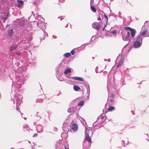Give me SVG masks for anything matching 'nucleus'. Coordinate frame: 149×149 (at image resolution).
I'll return each instance as SVG.
<instances>
[{"mask_svg":"<svg viewBox=\"0 0 149 149\" xmlns=\"http://www.w3.org/2000/svg\"><path fill=\"white\" fill-rule=\"evenodd\" d=\"M136 41H139L141 42H142V37L140 36H137L136 37Z\"/></svg>","mask_w":149,"mask_h":149,"instance_id":"f8f14e48","label":"nucleus"},{"mask_svg":"<svg viewBox=\"0 0 149 149\" xmlns=\"http://www.w3.org/2000/svg\"><path fill=\"white\" fill-rule=\"evenodd\" d=\"M37 134H35L33 135V137H35L37 136Z\"/></svg>","mask_w":149,"mask_h":149,"instance_id":"c85d7f7f","label":"nucleus"},{"mask_svg":"<svg viewBox=\"0 0 149 149\" xmlns=\"http://www.w3.org/2000/svg\"><path fill=\"white\" fill-rule=\"evenodd\" d=\"M132 29L130 27H126L125 28V29L127 30H129L130 31Z\"/></svg>","mask_w":149,"mask_h":149,"instance_id":"4be33fe9","label":"nucleus"},{"mask_svg":"<svg viewBox=\"0 0 149 149\" xmlns=\"http://www.w3.org/2000/svg\"><path fill=\"white\" fill-rule=\"evenodd\" d=\"M131 34V37L132 38L134 37L135 36L136 31L135 30L133 29H132L130 31Z\"/></svg>","mask_w":149,"mask_h":149,"instance_id":"0eeeda50","label":"nucleus"},{"mask_svg":"<svg viewBox=\"0 0 149 149\" xmlns=\"http://www.w3.org/2000/svg\"><path fill=\"white\" fill-rule=\"evenodd\" d=\"M130 36V33L128 31L127 33V36H125L123 34L122 37L123 40L124 41L129 40L130 42V40L129 39V37Z\"/></svg>","mask_w":149,"mask_h":149,"instance_id":"f03ea898","label":"nucleus"},{"mask_svg":"<svg viewBox=\"0 0 149 149\" xmlns=\"http://www.w3.org/2000/svg\"><path fill=\"white\" fill-rule=\"evenodd\" d=\"M65 149H69L68 148H66L65 146L64 147Z\"/></svg>","mask_w":149,"mask_h":149,"instance_id":"473e14b6","label":"nucleus"},{"mask_svg":"<svg viewBox=\"0 0 149 149\" xmlns=\"http://www.w3.org/2000/svg\"><path fill=\"white\" fill-rule=\"evenodd\" d=\"M84 104V102L83 100H81L79 102L78 104V106H82Z\"/></svg>","mask_w":149,"mask_h":149,"instance_id":"412c9836","label":"nucleus"},{"mask_svg":"<svg viewBox=\"0 0 149 149\" xmlns=\"http://www.w3.org/2000/svg\"><path fill=\"white\" fill-rule=\"evenodd\" d=\"M73 88L74 90L76 91H78L80 89V87L77 86H74Z\"/></svg>","mask_w":149,"mask_h":149,"instance_id":"dca6fc26","label":"nucleus"},{"mask_svg":"<svg viewBox=\"0 0 149 149\" xmlns=\"http://www.w3.org/2000/svg\"><path fill=\"white\" fill-rule=\"evenodd\" d=\"M111 33L114 34L116 33V31L115 30H113L111 32Z\"/></svg>","mask_w":149,"mask_h":149,"instance_id":"bb28decb","label":"nucleus"},{"mask_svg":"<svg viewBox=\"0 0 149 149\" xmlns=\"http://www.w3.org/2000/svg\"><path fill=\"white\" fill-rule=\"evenodd\" d=\"M141 43L139 41H136L134 44V47L135 48L141 46Z\"/></svg>","mask_w":149,"mask_h":149,"instance_id":"423d86ee","label":"nucleus"},{"mask_svg":"<svg viewBox=\"0 0 149 149\" xmlns=\"http://www.w3.org/2000/svg\"><path fill=\"white\" fill-rule=\"evenodd\" d=\"M101 117H102V119H104V116H101Z\"/></svg>","mask_w":149,"mask_h":149,"instance_id":"2f4dec72","label":"nucleus"},{"mask_svg":"<svg viewBox=\"0 0 149 149\" xmlns=\"http://www.w3.org/2000/svg\"><path fill=\"white\" fill-rule=\"evenodd\" d=\"M104 17L106 18L107 19V22H108V17H107V15H104Z\"/></svg>","mask_w":149,"mask_h":149,"instance_id":"a878e982","label":"nucleus"},{"mask_svg":"<svg viewBox=\"0 0 149 149\" xmlns=\"http://www.w3.org/2000/svg\"><path fill=\"white\" fill-rule=\"evenodd\" d=\"M71 72V70L70 68H67L64 71V73L65 74H68Z\"/></svg>","mask_w":149,"mask_h":149,"instance_id":"2eb2a0df","label":"nucleus"},{"mask_svg":"<svg viewBox=\"0 0 149 149\" xmlns=\"http://www.w3.org/2000/svg\"><path fill=\"white\" fill-rule=\"evenodd\" d=\"M109 108L108 109V111H112L114 110L115 109V108L113 107L109 106Z\"/></svg>","mask_w":149,"mask_h":149,"instance_id":"ddd939ff","label":"nucleus"},{"mask_svg":"<svg viewBox=\"0 0 149 149\" xmlns=\"http://www.w3.org/2000/svg\"><path fill=\"white\" fill-rule=\"evenodd\" d=\"M16 54L18 55H20L21 53L19 52H16Z\"/></svg>","mask_w":149,"mask_h":149,"instance_id":"cd10ccee","label":"nucleus"},{"mask_svg":"<svg viewBox=\"0 0 149 149\" xmlns=\"http://www.w3.org/2000/svg\"><path fill=\"white\" fill-rule=\"evenodd\" d=\"M106 25L104 27L103 29L102 30H103V31H104V28L106 27Z\"/></svg>","mask_w":149,"mask_h":149,"instance_id":"7c9ffc66","label":"nucleus"},{"mask_svg":"<svg viewBox=\"0 0 149 149\" xmlns=\"http://www.w3.org/2000/svg\"><path fill=\"white\" fill-rule=\"evenodd\" d=\"M148 30L147 29H145L141 33V35L143 36L146 34L148 33Z\"/></svg>","mask_w":149,"mask_h":149,"instance_id":"9b49d317","label":"nucleus"},{"mask_svg":"<svg viewBox=\"0 0 149 149\" xmlns=\"http://www.w3.org/2000/svg\"><path fill=\"white\" fill-rule=\"evenodd\" d=\"M17 2L19 3L17 5V6L18 7H20L21 5H22L23 3V2L22 0H17Z\"/></svg>","mask_w":149,"mask_h":149,"instance_id":"9d476101","label":"nucleus"},{"mask_svg":"<svg viewBox=\"0 0 149 149\" xmlns=\"http://www.w3.org/2000/svg\"><path fill=\"white\" fill-rule=\"evenodd\" d=\"M72 79L74 80H77L78 81H83L81 77H74L72 78Z\"/></svg>","mask_w":149,"mask_h":149,"instance_id":"6e6552de","label":"nucleus"},{"mask_svg":"<svg viewBox=\"0 0 149 149\" xmlns=\"http://www.w3.org/2000/svg\"><path fill=\"white\" fill-rule=\"evenodd\" d=\"M68 26V24H67L65 26V27H66Z\"/></svg>","mask_w":149,"mask_h":149,"instance_id":"c756f323","label":"nucleus"},{"mask_svg":"<svg viewBox=\"0 0 149 149\" xmlns=\"http://www.w3.org/2000/svg\"><path fill=\"white\" fill-rule=\"evenodd\" d=\"M127 44L126 45L124 46V47H126L127 46Z\"/></svg>","mask_w":149,"mask_h":149,"instance_id":"72a5a7b5","label":"nucleus"},{"mask_svg":"<svg viewBox=\"0 0 149 149\" xmlns=\"http://www.w3.org/2000/svg\"><path fill=\"white\" fill-rule=\"evenodd\" d=\"M72 130L74 132L77 131L78 129V126L75 123L73 124L72 126Z\"/></svg>","mask_w":149,"mask_h":149,"instance_id":"39448f33","label":"nucleus"},{"mask_svg":"<svg viewBox=\"0 0 149 149\" xmlns=\"http://www.w3.org/2000/svg\"><path fill=\"white\" fill-rule=\"evenodd\" d=\"M91 10L94 13L96 12V9L95 7L92 6H91Z\"/></svg>","mask_w":149,"mask_h":149,"instance_id":"f3484780","label":"nucleus"},{"mask_svg":"<svg viewBox=\"0 0 149 149\" xmlns=\"http://www.w3.org/2000/svg\"><path fill=\"white\" fill-rule=\"evenodd\" d=\"M101 25H100L97 22H94L92 24V27L94 29L98 30L100 28Z\"/></svg>","mask_w":149,"mask_h":149,"instance_id":"f257e3e1","label":"nucleus"},{"mask_svg":"<svg viewBox=\"0 0 149 149\" xmlns=\"http://www.w3.org/2000/svg\"><path fill=\"white\" fill-rule=\"evenodd\" d=\"M24 22L23 21H21L19 22V25L20 26H23L24 25Z\"/></svg>","mask_w":149,"mask_h":149,"instance_id":"5701e85b","label":"nucleus"},{"mask_svg":"<svg viewBox=\"0 0 149 149\" xmlns=\"http://www.w3.org/2000/svg\"><path fill=\"white\" fill-rule=\"evenodd\" d=\"M13 33V29H11L10 30V31L8 32V35L9 36H11L12 35Z\"/></svg>","mask_w":149,"mask_h":149,"instance_id":"6ab92c4d","label":"nucleus"},{"mask_svg":"<svg viewBox=\"0 0 149 149\" xmlns=\"http://www.w3.org/2000/svg\"><path fill=\"white\" fill-rule=\"evenodd\" d=\"M17 47L16 46H13L10 47V50L11 51H12L16 49Z\"/></svg>","mask_w":149,"mask_h":149,"instance_id":"aec40b11","label":"nucleus"},{"mask_svg":"<svg viewBox=\"0 0 149 149\" xmlns=\"http://www.w3.org/2000/svg\"><path fill=\"white\" fill-rule=\"evenodd\" d=\"M1 14L2 16V17L1 18V19L3 20V21L4 22L6 20L7 18L8 17V14H6L3 13H1Z\"/></svg>","mask_w":149,"mask_h":149,"instance_id":"20e7f679","label":"nucleus"},{"mask_svg":"<svg viewBox=\"0 0 149 149\" xmlns=\"http://www.w3.org/2000/svg\"><path fill=\"white\" fill-rule=\"evenodd\" d=\"M123 59H121L118 63L117 67H119L120 66L123 64Z\"/></svg>","mask_w":149,"mask_h":149,"instance_id":"1a4fd4ad","label":"nucleus"},{"mask_svg":"<svg viewBox=\"0 0 149 149\" xmlns=\"http://www.w3.org/2000/svg\"><path fill=\"white\" fill-rule=\"evenodd\" d=\"M100 15H101V17H102L103 15L102 14H99V17L97 18V20H101V17H100Z\"/></svg>","mask_w":149,"mask_h":149,"instance_id":"b1692460","label":"nucleus"},{"mask_svg":"<svg viewBox=\"0 0 149 149\" xmlns=\"http://www.w3.org/2000/svg\"><path fill=\"white\" fill-rule=\"evenodd\" d=\"M114 95L113 94V93L111 94V96H110V98H111L110 101L111 103H112V102L113 101V100H114L113 99L114 98Z\"/></svg>","mask_w":149,"mask_h":149,"instance_id":"4468645a","label":"nucleus"},{"mask_svg":"<svg viewBox=\"0 0 149 149\" xmlns=\"http://www.w3.org/2000/svg\"><path fill=\"white\" fill-rule=\"evenodd\" d=\"M85 139L88 141L89 142H91V139L90 137L89 136L88 133L86 131H85Z\"/></svg>","mask_w":149,"mask_h":149,"instance_id":"7ed1b4c3","label":"nucleus"},{"mask_svg":"<svg viewBox=\"0 0 149 149\" xmlns=\"http://www.w3.org/2000/svg\"><path fill=\"white\" fill-rule=\"evenodd\" d=\"M74 52H75V51L74 50H72L71 51V54L72 55H73L74 54Z\"/></svg>","mask_w":149,"mask_h":149,"instance_id":"393cba45","label":"nucleus"},{"mask_svg":"<svg viewBox=\"0 0 149 149\" xmlns=\"http://www.w3.org/2000/svg\"><path fill=\"white\" fill-rule=\"evenodd\" d=\"M61 19V20H62V18H60Z\"/></svg>","mask_w":149,"mask_h":149,"instance_id":"f704fd0d","label":"nucleus"},{"mask_svg":"<svg viewBox=\"0 0 149 149\" xmlns=\"http://www.w3.org/2000/svg\"><path fill=\"white\" fill-rule=\"evenodd\" d=\"M64 55L65 57L68 58L70 56L71 54L70 53H67L65 54Z\"/></svg>","mask_w":149,"mask_h":149,"instance_id":"a211bd4d","label":"nucleus"}]
</instances>
